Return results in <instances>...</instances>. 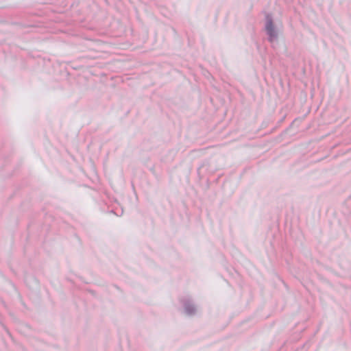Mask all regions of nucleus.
<instances>
[{
	"instance_id": "nucleus-1",
	"label": "nucleus",
	"mask_w": 351,
	"mask_h": 351,
	"mask_svg": "<svg viewBox=\"0 0 351 351\" xmlns=\"http://www.w3.org/2000/svg\"><path fill=\"white\" fill-rule=\"evenodd\" d=\"M265 30L268 36L267 40L270 43L277 40L278 33L276 27L274 26L272 15L269 13L265 14Z\"/></svg>"
},
{
	"instance_id": "nucleus-2",
	"label": "nucleus",
	"mask_w": 351,
	"mask_h": 351,
	"mask_svg": "<svg viewBox=\"0 0 351 351\" xmlns=\"http://www.w3.org/2000/svg\"><path fill=\"white\" fill-rule=\"evenodd\" d=\"M184 312L186 315L191 316L196 313V306L193 300L190 298H185L182 301Z\"/></svg>"
}]
</instances>
